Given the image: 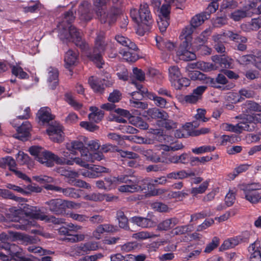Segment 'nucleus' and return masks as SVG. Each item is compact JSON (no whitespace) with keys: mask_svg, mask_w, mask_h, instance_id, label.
Instances as JSON below:
<instances>
[{"mask_svg":"<svg viewBox=\"0 0 261 261\" xmlns=\"http://www.w3.org/2000/svg\"><path fill=\"white\" fill-rule=\"evenodd\" d=\"M74 19L72 11L65 14L64 20L58 25L59 36L63 41L73 42L82 49L86 48L87 44L82 40L81 33L70 23Z\"/></svg>","mask_w":261,"mask_h":261,"instance_id":"1","label":"nucleus"},{"mask_svg":"<svg viewBox=\"0 0 261 261\" xmlns=\"http://www.w3.org/2000/svg\"><path fill=\"white\" fill-rule=\"evenodd\" d=\"M130 15L133 20L138 24L137 33L140 36L148 31L152 23V16L148 5L146 3L141 4L139 9L130 10Z\"/></svg>","mask_w":261,"mask_h":261,"instance_id":"2","label":"nucleus"},{"mask_svg":"<svg viewBox=\"0 0 261 261\" xmlns=\"http://www.w3.org/2000/svg\"><path fill=\"white\" fill-rule=\"evenodd\" d=\"M66 149L72 154H76L78 150L81 153V159L86 163L94 162L95 161H100L103 158L102 153L100 152L94 151L90 152L81 141L75 140L66 143Z\"/></svg>","mask_w":261,"mask_h":261,"instance_id":"3","label":"nucleus"},{"mask_svg":"<svg viewBox=\"0 0 261 261\" xmlns=\"http://www.w3.org/2000/svg\"><path fill=\"white\" fill-rule=\"evenodd\" d=\"M19 210L24 214L34 219L45 221L46 223H52L55 224H59L64 223L62 219L57 218L53 216L46 215L40 208L26 203H22L19 206Z\"/></svg>","mask_w":261,"mask_h":261,"instance_id":"4","label":"nucleus"},{"mask_svg":"<svg viewBox=\"0 0 261 261\" xmlns=\"http://www.w3.org/2000/svg\"><path fill=\"white\" fill-rule=\"evenodd\" d=\"M106 45L107 43L104 40V33L100 32L97 34L95 39L93 54L89 56L90 59L98 68L102 67L103 61L101 54L105 50Z\"/></svg>","mask_w":261,"mask_h":261,"instance_id":"5","label":"nucleus"},{"mask_svg":"<svg viewBox=\"0 0 261 261\" xmlns=\"http://www.w3.org/2000/svg\"><path fill=\"white\" fill-rule=\"evenodd\" d=\"M19 241L23 245H28L35 242L36 240L27 234L12 231H9L8 233H2L0 234V241L5 243L8 241ZM0 245L2 246L0 244Z\"/></svg>","mask_w":261,"mask_h":261,"instance_id":"6","label":"nucleus"},{"mask_svg":"<svg viewBox=\"0 0 261 261\" xmlns=\"http://www.w3.org/2000/svg\"><path fill=\"white\" fill-rule=\"evenodd\" d=\"M130 180V179H128L127 175H120L118 177L110 176L105 178V181L102 180L97 181L96 185L100 189L108 191L115 188L120 184L128 183Z\"/></svg>","mask_w":261,"mask_h":261,"instance_id":"7","label":"nucleus"},{"mask_svg":"<svg viewBox=\"0 0 261 261\" xmlns=\"http://www.w3.org/2000/svg\"><path fill=\"white\" fill-rule=\"evenodd\" d=\"M63 155L64 157H59L54 154V157H52L53 165H54V162H56L58 164H66L68 165H73L74 163H75L81 167L85 168L89 167V165L87 163H86L81 159H80V158H70V159H68L69 154H68V152H66L65 151H63Z\"/></svg>","mask_w":261,"mask_h":261,"instance_id":"8","label":"nucleus"},{"mask_svg":"<svg viewBox=\"0 0 261 261\" xmlns=\"http://www.w3.org/2000/svg\"><path fill=\"white\" fill-rule=\"evenodd\" d=\"M242 120L236 125L224 123L220 125V128L224 131H228L231 132L240 133L243 130L253 131V124H250V126L247 125L246 120H245V116L242 118Z\"/></svg>","mask_w":261,"mask_h":261,"instance_id":"9","label":"nucleus"},{"mask_svg":"<svg viewBox=\"0 0 261 261\" xmlns=\"http://www.w3.org/2000/svg\"><path fill=\"white\" fill-rule=\"evenodd\" d=\"M0 248L5 249L8 251L9 254L11 256V258L4 253L0 252V259L3 261H10L11 259L16 260V258L21 256L22 250L17 245L13 244H5L1 245Z\"/></svg>","mask_w":261,"mask_h":261,"instance_id":"10","label":"nucleus"},{"mask_svg":"<svg viewBox=\"0 0 261 261\" xmlns=\"http://www.w3.org/2000/svg\"><path fill=\"white\" fill-rule=\"evenodd\" d=\"M110 0H94L93 4L94 6L97 9L96 11L97 15L99 17L101 23H108L109 25L113 23L115 21V15H111L110 19L108 20L106 18L105 9L103 8L109 2Z\"/></svg>","mask_w":261,"mask_h":261,"instance_id":"11","label":"nucleus"},{"mask_svg":"<svg viewBox=\"0 0 261 261\" xmlns=\"http://www.w3.org/2000/svg\"><path fill=\"white\" fill-rule=\"evenodd\" d=\"M7 166H8L9 169L13 172L18 177L29 182L31 181L30 178L25 174L16 169L15 161L11 156H7L0 159V167L6 168Z\"/></svg>","mask_w":261,"mask_h":261,"instance_id":"12","label":"nucleus"},{"mask_svg":"<svg viewBox=\"0 0 261 261\" xmlns=\"http://www.w3.org/2000/svg\"><path fill=\"white\" fill-rule=\"evenodd\" d=\"M149 113L151 116L154 118H161L164 120L163 125L167 129H170L176 128L177 124L172 120L167 119L168 114L164 111H161L159 109L150 110Z\"/></svg>","mask_w":261,"mask_h":261,"instance_id":"13","label":"nucleus"},{"mask_svg":"<svg viewBox=\"0 0 261 261\" xmlns=\"http://www.w3.org/2000/svg\"><path fill=\"white\" fill-rule=\"evenodd\" d=\"M99 248L97 242L94 241L81 243L74 248V250L78 255H84L89 254L90 252L96 251Z\"/></svg>","mask_w":261,"mask_h":261,"instance_id":"14","label":"nucleus"},{"mask_svg":"<svg viewBox=\"0 0 261 261\" xmlns=\"http://www.w3.org/2000/svg\"><path fill=\"white\" fill-rule=\"evenodd\" d=\"M193 65H189L187 67V70H188V75L189 77L192 80H199L203 81L204 83L206 84H208L211 85L212 86H215V81L214 79L211 78L210 77H207L206 75L202 73L201 72L194 70V71H190L189 70L190 68H194L193 67Z\"/></svg>","mask_w":261,"mask_h":261,"instance_id":"15","label":"nucleus"},{"mask_svg":"<svg viewBox=\"0 0 261 261\" xmlns=\"http://www.w3.org/2000/svg\"><path fill=\"white\" fill-rule=\"evenodd\" d=\"M129 179H130L129 182L126 183V185H122L118 188V190L120 192H129L133 193L135 192H138L143 191L145 189L144 187L141 186V183L139 181L134 180L133 177H129L127 176Z\"/></svg>","mask_w":261,"mask_h":261,"instance_id":"16","label":"nucleus"},{"mask_svg":"<svg viewBox=\"0 0 261 261\" xmlns=\"http://www.w3.org/2000/svg\"><path fill=\"white\" fill-rule=\"evenodd\" d=\"M191 44H188V45H184L181 44L178 50L176 52L177 55L179 58L185 61L193 60L196 59L195 54L190 51Z\"/></svg>","mask_w":261,"mask_h":261,"instance_id":"17","label":"nucleus"},{"mask_svg":"<svg viewBox=\"0 0 261 261\" xmlns=\"http://www.w3.org/2000/svg\"><path fill=\"white\" fill-rule=\"evenodd\" d=\"M250 261H261V245L260 242L256 241L248 247Z\"/></svg>","mask_w":261,"mask_h":261,"instance_id":"18","label":"nucleus"},{"mask_svg":"<svg viewBox=\"0 0 261 261\" xmlns=\"http://www.w3.org/2000/svg\"><path fill=\"white\" fill-rule=\"evenodd\" d=\"M46 131L50 139L53 141L61 142L63 140V132L61 126H50Z\"/></svg>","mask_w":261,"mask_h":261,"instance_id":"19","label":"nucleus"},{"mask_svg":"<svg viewBox=\"0 0 261 261\" xmlns=\"http://www.w3.org/2000/svg\"><path fill=\"white\" fill-rule=\"evenodd\" d=\"M50 211L56 214H61L65 212L64 200L61 199H51L46 202Z\"/></svg>","mask_w":261,"mask_h":261,"instance_id":"20","label":"nucleus"},{"mask_svg":"<svg viewBox=\"0 0 261 261\" xmlns=\"http://www.w3.org/2000/svg\"><path fill=\"white\" fill-rule=\"evenodd\" d=\"M79 61V54L76 50L69 49L64 57L65 66L69 69L76 65Z\"/></svg>","mask_w":261,"mask_h":261,"instance_id":"21","label":"nucleus"},{"mask_svg":"<svg viewBox=\"0 0 261 261\" xmlns=\"http://www.w3.org/2000/svg\"><path fill=\"white\" fill-rule=\"evenodd\" d=\"M31 127V125L29 121H26L23 122L21 126L18 127L17 134L15 135L14 137L22 141L25 140L29 136V132Z\"/></svg>","mask_w":261,"mask_h":261,"instance_id":"22","label":"nucleus"},{"mask_svg":"<svg viewBox=\"0 0 261 261\" xmlns=\"http://www.w3.org/2000/svg\"><path fill=\"white\" fill-rule=\"evenodd\" d=\"M130 221L142 228H150L155 225V223L151 219L142 217H133L131 218Z\"/></svg>","mask_w":261,"mask_h":261,"instance_id":"23","label":"nucleus"},{"mask_svg":"<svg viewBox=\"0 0 261 261\" xmlns=\"http://www.w3.org/2000/svg\"><path fill=\"white\" fill-rule=\"evenodd\" d=\"M244 195L245 199L254 204L261 203V193L258 191H251L243 189Z\"/></svg>","mask_w":261,"mask_h":261,"instance_id":"24","label":"nucleus"},{"mask_svg":"<svg viewBox=\"0 0 261 261\" xmlns=\"http://www.w3.org/2000/svg\"><path fill=\"white\" fill-rule=\"evenodd\" d=\"M105 80H100L96 77L91 76L89 79V84L95 92L102 93L105 89V86L102 82Z\"/></svg>","mask_w":261,"mask_h":261,"instance_id":"25","label":"nucleus"},{"mask_svg":"<svg viewBox=\"0 0 261 261\" xmlns=\"http://www.w3.org/2000/svg\"><path fill=\"white\" fill-rule=\"evenodd\" d=\"M90 4L88 2H84L79 7V13L80 18L84 21H89L91 19V15L89 13Z\"/></svg>","mask_w":261,"mask_h":261,"instance_id":"26","label":"nucleus"},{"mask_svg":"<svg viewBox=\"0 0 261 261\" xmlns=\"http://www.w3.org/2000/svg\"><path fill=\"white\" fill-rule=\"evenodd\" d=\"M37 226V223L34 220H22L21 221H19L14 224H12L10 227H14L17 229H20L23 230H27L29 229L32 226Z\"/></svg>","mask_w":261,"mask_h":261,"instance_id":"27","label":"nucleus"},{"mask_svg":"<svg viewBox=\"0 0 261 261\" xmlns=\"http://www.w3.org/2000/svg\"><path fill=\"white\" fill-rule=\"evenodd\" d=\"M90 111L91 112L88 115L89 120L95 123L99 122L103 118L104 112L96 107H91Z\"/></svg>","mask_w":261,"mask_h":261,"instance_id":"28","label":"nucleus"},{"mask_svg":"<svg viewBox=\"0 0 261 261\" xmlns=\"http://www.w3.org/2000/svg\"><path fill=\"white\" fill-rule=\"evenodd\" d=\"M251 14V12L245 8L234 10L229 15V17L233 20L237 21L246 17L250 16Z\"/></svg>","mask_w":261,"mask_h":261,"instance_id":"29","label":"nucleus"},{"mask_svg":"<svg viewBox=\"0 0 261 261\" xmlns=\"http://www.w3.org/2000/svg\"><path fill=\"white\" fill-rule=\"evenodd\" d=\"M194 28L190 25L186 27L182 31L180 35V38L182 41L181 44L184 45H188V44H191L192 40L191 35L194 31Z\"/></svg>","mask_w":261,"mask_h":261,"instance_id":"30","label":"nucleus"},{"mask_svg":"<svg viewBox=\"0 0 261 261\" xmlns=\"http://www.w3.org/2000/svg\"><path fill=\"white\" fill-rule=\"evenodd\" d=\"M189 155L186 153H184L180 155H174L170 156L169 158L164 161L167 164H187L188 162Z\"/></svg>","mask_w":261,"mask_h":261,"instance_id":"31","label":"nucleus"},{"mask_svg":"<svg viewBox=\"0 0 261 261\" xmlns=\"http://www.w3.org/2000/svg\"><path fill=\"white\" fill-rule=\"evenodd\" d=\"M59 72L57 68L50 67L48 68L47 81L50 84V86L54 89L57 86L58 82Z\"/></svg>","mask_w":261,"mask_h":261,"instance_id":"32","label":"nucleus"},{"mask_svg":"<svg viewBox=\"0 0 261 261\" xmlns=\"http://www.w3.org/2000/svg\"><path fill=\"white\" fill-rule=\"evenodd\" d=\"M115 40L120 44L127 47L128 49L133 51L137 50L138 48L137 45L129 39L121 35H117L115 36Z\"/></svg>","mask_w":261,"mask_h":261,"instance_id":"33","label":"nucleus"},{"mask_svg":"<svg viewBox=\"0 0 261 261\" xmlns=\"http://www.w3.org/2000/svg\"><path fill=\"white\" fill-rule=\"evenodd\" d=\"M178 223V220L175 218L166 219L160 222L158 225L160 230H168Z\"/></svg>","mask_w":261,"mask_h":261,"instance_id":"34","label":"nucleus"},{"mask_svg":"<svg viewBox=\"0 0 261 261\" xmlns=\"http://www.w3.org/2000/svg\"><path fill=\"white\" fill-rule=\"evenodd\" d=\"M38 117L42 122H48L54 118L51 114L50 109L48 107L41 108L38 112Z\"/></svg>","mask_w":261,"mask_h":261,"instance_id":"35","label":"nucleus"},{"mask_svg":"<svg viewBox=\"0 0 261 261\" xmlns=\"http://www.w3.org/2000/svg\"><path fill=\"white\" fill-rule=\"evenodd\" d=\"M52 157H54V154L44 150L40 155L38 156L37 160L47 167H52L53 166Z\"/></svg>","mask_w":261,"mask_h":261,"instance_id":"36","label":"nucleus"},{"mask_svg":"<svg viewBox=\"0 0 261 261\" xmlns=\"http://www.w3.org/2000/svg\"><path fill=\"white\" fill-rule=\"evenodd\" d=\"M192 172L188 173L185 170H182L178 171L170 172L167 175V177L170 179H182L189 176H193Z\"/></svg>","mask_w":261,"mask_h":261,"instance_id":"37","label":"nucleus"},{"mask_svg":"<svg viewBox=\"0 0 261 261\" xmlns=\"http://www.w3.org/2000/svg\"><path fill=\"white\" fill-rule=\"evenodd\" d=\"M155 40L157 46L161 49L165 48L170 52H172L174 50L175 45L173 43L168 40H163L161 37H156Z\"/></svg>","mask_w":261,"mask_h":261,"instance_id":"38","label":"nucleus"},{"mask_svg":"<svg viewBox=\"0 0 261 261\" xmlns=\"http://www.w3.org/2000/svg\"><path fill=\"white\" fill-rule=\"evenodd\" d=\"M242 241L240 237H236L229 238L225 240L221 246V249L227 250L233 248L238 245Z\"/></svg>","mask_w":261,"mask_h":261,"instance_id":"39","label":"nucleus"},{"mask_svg":"<svg viewBox=\"0 0 261 261\" xmlns=\"http://www.w3.org/2000/svg\"><path fill=\"white\" fill-rule=\"evenodd\" d=\"M31 237L32 238V237ZM32 238L34 239V238H33V237H32ZM35 239L36 240V241H35V243H33V244L36 243L37 241V240L36 238H35ZM29 245H30L29 246H28V247L27 248V250L30 252L38 254L40 255H46V254H51L53 253L50 251L46 250H44V249H42L40 246H35V245H33V243L29 244ZM28 245H29V244Z\"/></svg>","mask_w":261,"mask_h":261,"instance_id":"40","label":"nucleus"},{"mask_svg":"<svg viewBox=\"0 0 261 261\" xmlns=\"http://www.w3.org/2000/svg\"><path fill=\"white\" fill-rule=\"evenodd\" d=\"M169 78L172 84L181 76L179 68L176 66H171L168 68Z\"/></svg>","mask_w":261,"mask_h":261,"instance_id":"41","label":"nucleus"},{"mask_svg":"<svg viewBox=\"0 0 261 261\" xmlns=\"http://www.w3.org/2000/svg\"><path fill=\"white\" fill-rule=\"evenodd\" d=\"M208 19V17L204 14H198L195 15L191 20L190 25L195 29L201 25L204 21Z\"/></svg>","mask_w":261,"mask_h":261,"instance_id":"42","label":"nucleus"},{"mask_svg":"<svg viewBox=\"0 0 261 261\" xmlns=\"http://www.w3.org/2000/svg\"><path fill=\"white\" fill-rule=\"evenodd\" d=\"M245 120H246L247 125L250 126V124H253V130L255 129L256 127L255 123L259 122L261 123V113L260 114H252L251 115H245Z\"/></svg>","mask_w":261,"mask_h":261,"instance_id":"43","label":"nucleus"},{"mask_svg":"<svg viewBox=\"0 0 261 261\" xmlns=\"http://www.w3.org/2000/svg\"><path fill=\"white\" fill-rule=\"evenodd\" d=\"M41 7L42 5L38 1H31L29 2L28 6H23L22 9L25 13H34L39 10Z\"/></svg>","mask_w":261,"mask_h":261,"instance_id":"44","label":"nucleus"},{"mask_svg":"<svg viewBox=\"0 0 261 261\" xmlns=\"http://www.w3.org/2000/svg\"><path fill=\"white\" fill-rule=\"evenodd\" d=\"M225 37L229 38L230 40L237 42L245 43L247 41V38L245 37L240 36L239 34L234 33L231 31H226L223 33Z\"/></svg>","mask_w":261,"mask_h":261,"instance_id":"45","label":"nucleus"},{"mask_svg":"<svg viewBox=\"0 0 261 261\" xmlns=\"http://www.w3.org/2000/svg\"><path fill=\"white\" fill-rule=\"evenodd\" d=\"M119 53L122 55L123 59L128 62H134L139 58V56L135 52L121 49Z\"/></svg>","mask_w":261,"mask_h":261,"instance_id":"46","label":"nucleus"},{"mask_svg":"<svg viewBox=\"0 0 261 261\" xmlns=\"http://www.w3.org/2000/svg\"><path fill=\"white\" fill-rule=\"evenodd\" d=\"M0 196L5 199H12L19 202L24 201V198L14 195L10 191L6 189H0Z\"/></svg>","mask_w":261,"mask_h":261,"instance_id":"47","label":"nucleus"},{"mask_svg":"<svg viewBox=\"0 0 261 261\" xmlns=\"http://www.w3.org/2000/svg\"><path fill=\"white\" fill-rule=\"evenodd\" d=\"M60 192H62L65 196L73 198H78L80 197L79 190L73 188L63 189L61 188Z\"/></svg>","mask_w":261,"mask_h":261,"instance_id":"48","label":"nucleus"},{"mask_svg":"<svg viewBox=\"0 0 261 261\" xmlns=\"http://www.w3.org/2000/svg\"><path fill=\"white\" fill-rule=\"evenodd\" d=\"M154 237L153 233L147 231H141L134 233L132 238L138 241H143Z\"/></svg>","mask_w":261,"mask_h":261,"instance_id":"49","label":"nucleus"},{"mask_svg":"<svg viewBox=\"0 0 261 261\" xmlns=\"http://www.w3.org/2000/svg\"><path fill=\"white\" fill-rule=\"evenodd\" d=\"M148 97L150 99L153 100L157 106L162 108L166 107L167 101L165 99L151 93L148 94Z\"/></svg>","mask_w":261,"mask_h":261,"instance_id":"50","label":"nucleus"},{"mask_svg":"<svg viewBox=\"0 0 261 261\" xmlns=\"http://www.w3.org/2000/svg\"><path fill=\"white\" fill-rule=\"evenodd\" d=\"M247 27V31H256L261 27V17L252 19L251 21L245 25Z\"/></svg>","mask_w":261,"mask_h":261,"instance_id":"51","label":"nucleus"},{"mask_svg":"<svg viewBox=\"0 0 261 261\" xmlns=\"http://www.w3.org/2000/svg\"><path fill=\"white\" fill-rule=\"evenodd\" d=\"M238 62L242 65H247L250 63H252L254 65L256 62V59L254 55H247L242 56L238 59Z\"/></svg>","mask_w":261,"mask_h":261,"instance_id":"52","label":"nucleus"},{"mask_svg":"<svg viewBox=\"0 0 261 261\" xmlns=\"http://www.w3.org/2000/svg\"><path fill=\"white\" fill-rule=\"evenodd\" d=\"M66 101L75 110H78L82 107V104L77 101L70 94L65 95Z\"/></svg>","mask_w":261,"mask_h":261,"instance_id":"53","label":"nucleus"},{"mask_svg":"<svg viewBox=\"0 0 261 261\" xmlns=\"http://www.w3.org/2000/svg\"><path fill=\"white\" fill-rule=\"evenodd\" d=\"M142 154L146 157L147 159L154 162H164L156 154L153 153L151 150H145L142 151Z\"/></svg>","mask_w":261,"mask_h":261,"instance_id":"54","label":"nucleus"},{"mask_svg":"<svg viewBox=\"0 0 261 261\" xmlns=\"http://www.w3.org/2000/svg\"><path fill=\"white\" fill-rule=\"evenodd\" d=\"M117 217L119 227L124 229L128 228L127 218L124 216L123 212H118Z\"/></svg>","mask_w":261,"mask_h":261,"instance_id":"55","label":"nucleus"},{"mask_svg":"<svg viewBox=\"0 0 261 261\" xmlns=\"http://www.w3.org/2000/svg\"><path fill=\"white\" fill-rule=\"evenodd\" d=\"M130 121L133 124L141 129H146L148 128V124L139 117H132Z\"/></svg>","mask_w":261,"mask_h":261,"instance_id":"56","label":"nucleus"},{"mask_svg":"<svg viewBox=\"0 0 261 261\" xmlns=\"http://www.w3.org/2000/svg\"><path fill=\"white\" fill-rule=\"evenodd\" d=\"M196 66L197 68L205 72L214 70V69L216 68V67L213 66L212 63L202 61L198 62L196 64Z\"/></svg>","mask_w":261,"mask_h":261,"instance_id":"57","label":"nucleus"},{"mask_svg":"<svg viewBox=\"0 0 261 261\" xmlns=\"http://www.w3.org/2000/svg\"><path fill=\"white\" fill-rule=\"evenodd\" d=\"M168 190L164 188L153 189L146 194L148 196H160L162 199L164 196H167Z\"/></svg>","mask_w":261,"mask_h":261,"instance_id":"58","label":"nucleus"},{"mask_svg":"<svg viewBox=\"0 0 261 261\" xmlns=\"http://www.w3.org/2000/svg\"><path fill=\"white\" fill-rule=\"evenodd\" d=\"M12 73L20 79H26L28 77V74L23 71L22 68L18 65L12 67Z\"/></svg>","mask_w":261,"mask_h":261,"instance_id":"59","label":"nucleus"},{"mask_svg":"<svg viewBox=\"0 0 261 261\" xmlns=\"http://www.w3.org/2000/svg\"><path fill=\"white\" fill-rule=\"evenodd\" d=\"M215 147L212 146H202L199 147L193 148L192 152L196 154H202L205 152H209L214 151Z\"/></svg>","mask_w":261,"mask_h":261,"instance_id":"60","label":"nucleus"},{"mask_svg":"<svg viewBox=\"0 0 261 261\" xmlns=\"http://www.w3.org/2000/svg\"><path fill=\"white\" fill-rule=\"evenodd\" d=\"M219 244V239L217 237H214L212 241L206 246L204 252L206 253L211 252L214 249L216 248Z\"/></svg>","mask_w":261,"mask_h":261,"instance_id":"61","label":"nucleus"},{"mask_svg":"<svg viewBox=\"0 0 261 261\" xmlns=\"http://www.w3.org/2000/svg\"><path fill=\"white\" fill-rule=\"evenodd\" d=\"M184 147L183 145L181 143L177 142L175 144H172L170 146L166 145H161L160 146V149L166 151L170 150L176 151L182 149Z\"/></svg>","mask_w":261,"mask_h":261,"instance_id":"62","label":"nucleus"},{"mask_svg":"<svg viewBox=\"0 0 261 261\" xmlns=\"http://www.w3.org/2000/svg\"><path fill=\"white\" fill-rule=\"evenodd\" d=\"M190 84V81L188 79L180 76L178 78V80L173 83L172 85L176 89H180L182 87L188 86Z\"/></svg>","mask_w":261,"mask_h":261,"instance_id":"63","label":"nucleus"},{"mask_svg":"<svg viewBox=\"0 0 261 261\" xmlns=\"http://www.w3.org/2000/svg\"><path fill=\"white\" fill-rule=\"evenodd\" d=\"M208 185V181H204L198 187L193 188L191 190V193L194 195L203 193L207 189Z\"/></svg>","mask_w":261,"mask_h":261,"instance_id":"64","label":"nucleus"}]
</instances>
